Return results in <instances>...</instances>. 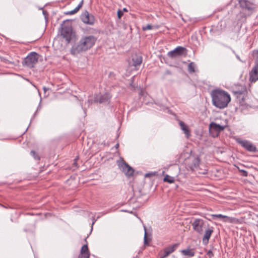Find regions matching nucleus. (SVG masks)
<instances>
[{
	"mask_svg": "<svg viewBox=\"0 0 258 258\" xmlns=\"http://www.w3.org/2000/svg\"><path fill=\"white\" fill-rule=\"evenodd\" d=\"M211 96L213 105L220 109L226 107L231 101L230 96L228 93L220 89L212 90Z\"/></svg>",
	"mask_w": 258,
	"mask_h": 258,
	"instance_id": "nucleus-1",
	"label": "nucleus"
},
{
	"mask_svg": "<svg viewBox=\"0 0 258 258\" xmlns=\"http://www.w3.org/2000/svg\"><path fill=\"white\" fill-rule=\"evenodd\" d=\"M150 241V238H148L147 237V232H146V228L145 227V235H144V244L145 245H149V242Z\"/></svg>",
	"mask_w": 258,
	"mask_h": 258,
	"instance_id": "nucleus-25",
	"label": "nucleus"
},
{
	"mask_svg": "<svg viewBox=\"0 0 258 258\" xmlns=\"http://www.w3.org/2000/svg\"><path fill=\"white\" fill-rule=\"evenodd\" d=\"M30 154L34 157L36 160H39L40 158L37 154L34 151H31Z\"/></svg>",
	"mask_w": 258,
	"mask_h": 258,
	"instance_id": "nucleus-29",
	"label": "nucleus"
},
{
	"mask_svg": "<svg viewBox=\"0 0 258 258\" xmlns=\"http://www.w3.org/2000/svg\"><path fill=\"white\" fill-rule=\"evenodd\" d=\"M79 159V157L77 156L76 157V158L74 160V163H73V167H72L74 168L75 167V168H73V170H75V169L77 168L78 167V163H77V161Z\"/></svg>",
	"mask_w": 258,
	"mask_h": 258,
	"instance_id": "nucleus-30",
	"label": "nucleus"
},
{
	"mask_svg": "<svg viewBox=\"0 0 258 258\" xmlns=\"http://www.w3.org/2000/svg\"><path fill=\"white\" fill-rule=\"evenodd\" d=\"M152 28H153V26H152V25L148 24L146 26H143L142 30L143 31H146V30H151V29H152Z\"/></svg>",
	"mask_w": 258,
	"mask_h": 258,
	"instance_id": "nucleus-31",
	"label": "nucleus"
},
{
	"mask_svg": "<svg viewBox=\"0 0 258 258\" xmlns=\"http://www.w3.org/2000/svg\"><path fill=\"white\" fill-rule=\"evenodd\" d=\"M151 174V173H147V174H146L145 176L146 177H149V176H150V175Z\"/></svg>",
	"mask_w": 258,
	"mask_h": 258,
	"instance_id": "nucleus-38",
	"label": "nucleus"
},
{
	"mask_svg": "<svg viewBox=\"0 0 258 258\" xmlns=\"http://www.w3.org/2000/svg\"><path fill=\"white\" fill-rule=\"evenodd\" d=\"M222 221L224 222H227L230 223H235L238 222V219L224 215Z\"/></svg>",
	"mask_w": 258,
	"mask_h": 258,
	"instance_id": "nucleus-20",
	"label": "nucleus"
},
{
	"mask_svg": "<svg viewBox=\"0 0 258 258\" xmlns=\"http://www.w3.org/2000/svg\"><path fill=\"white\" fill-rule=\"evenodd\" d=\"M83 2H84V1L82 0L81 2L80 3V4L78 5V6L75 9H74V10H73L72 11H68V12H66V14L72 15L77 13L79 11L80 9L82 7Z\"/></svg>",
	"mask_w": 258,
	"mask_h": 258,
	"instance_id": "nucleus-21",
	"label": "nucleus"
},
{
	"mask_svg": "<svg viewBox=\"0 0 258 258\" xmlns=\"http://www.w3.org/2000/svg\"><path fill=\"white\" fill-rule=\"evenodd\" d=\"M132 60L134 66H139L142 62V57L140 55H135L133 57Z\"/></svg>",
	"mask_w": 258,
	"mask_h": 258,
	"instance_id": "nucleus-18",
	"label": "nucleus"
},
{
	"mask_svg": "<svg viewBox=\"0 0 258 258\" xmlns=\"http://www.w3.org/2000/svg\"><path fill=\"white\" fill-rule=\"evenodd\" d=\"M111 98V95L108 92L103 94L96 95L94 97V102L99 103H109Z\"/></svg>",
	"mask_w": 258,
	"mask_h": 258,
	"instance_id": "nucleus-9",
	"label": "nucleus"
},
{
	"mask_svg": "<svg viewBox=\"0 0 258 258\" xmlns=\"http://www.w3.org/2000/svg\"><path fill=\"white\" fill-rule=\"evenodd\" d=\"M200 160L199 158H194L191 164L189 165V167L190 168V170L194 171L196 169H197L200 165Z\"/></svg>",
	"mask_w": 258,
	"mask_h": 258,
	"instance_id": "nucleus-17",
	"label": "nucleus"
},
{
	"mask_svg": "<svg viewBox=\"0 0 258 258\" xmlns=\"http://www.w3.org/2000/svg\"><path fill=\"white\" fill-rule=\"evenodd\" d=\"M178 243H175L174 244H172L167 247L166 248H165V249L168 251L169 253L170 254L175 250V249L178 247Z\"/></svg>",
	"mask_w": 258,
	"mask_h": 258,
	"instance_id": "nucleus-22",
	"label": "nucleus"
},
{
	"mask_svg": "<svg viewBox=\"0 0 258 258\" xmlns=\"http://www.w3.org/2000/svg\"><path fill=\"white\" fill-rule=\"evenodd\" d=\"M43 90H44V92H46V91L48 90V88H46L45 87H44L43 88Z\"/></svg>",
	"mask_w": 258,
	"mask_h": 258,
	"instance_id": "nucleus-37",
	"label": "nucleus"
},
{
	"mask_svg": "<svg viewBox=\"0 0 258 258\" xmlns=\"http://www.w3.org/2000/svg\"><path fill=\"white\" fill-rule=\"evenodd\" d=\"M89 252L87 244L82 246L81 249V253Z\"/></svg>",
	"mask_w": 258,
	"mask_h": 258,
	"instance_id": "nucleus-27",
	"label": "nucleus"
},
{
	"mask_svg": "<svg viewBox=\"0 0 258 258\" xmlns=\"http://www.w3.org/2000/svg\"><path fill=\"white\" fill-rule=\"evenodd\" d=\"M252 55L253 57L256 58L254 63H258V49L253 50Z\"/></svg>",
	"mask_w": 258,
	"mask_h": 258,
	"instance_id": "nucleus-26",
	"label": "nucleus"
},
{
	"mask_svg": "<svg viewBox=\"0 0 258 258\" xmlns=\"http://www.w3.org/2000/svg\"><path fill=\"white\" fill-rule=\"evenodd\" d=\"M181 252L183 255L187 256L188 257H192L195 254L194 249L190 248L183 249L181 250Z\"/></svg>",
	"mask_w": 258,
	"mask_h": 258,
	"instance_id": "nucleus-19",
	"label": "nucleus"
},
{
	"mask_svg": "<svg viewBox=\"0 0 258 258\" xmlns=\"http://www.w3.org/2000/svg\"><path fill=\"white\" fill-rule=\"evenodd\" d=\"M96 41V38L93 35L83 36L79 42L73 46L71 52L72 54L76 55L85 52L92 48Z\"/></svg>",
	"mask_w": 258,
	"mask_h": 258,
	"instance_id": "nucleus-2",
	"label": "nucleus"
},
{
	"mask_svg": "<svg viewBox=\"0 0 258 258\" xmlns=\"http://www.w3.org/2000/svg\"><path fill=\"white\" fill-rule=\"evenodd\" d=\"M81 20L85 24L93 25L95 22V18L93 15L86 11L81 15Z\"/></svg>",
	"mask_w": 258,
	"mask_h": 258,
	"instance_id": "nucleus-10",
	"label": "nucleus"
},
{
	"mask_svg": "<svg viewBox=\"0 0 258 258\" xmlns=\"http://www.w3.org/2000/svg\"><path fill=\"white\" fill-rule=\"evenodd\" d=\"M207 254L210 258H211L214 256V254L211 250H209L207 252Z\"/></svg>",
	"mask_w": 258,
	"mask_h": 258,
	"instance_id": "nucleus-35",
	"label": "nucleus"
},
{
	"mask_svg": "<svg viewBox=\"0 0 258 258\" xmlns=\"http://www.w3.org/2000/svg\"><path fill=\"white\" fill-rule=\"evenodd\" d=\"M118 146H119V145L118 144L115 145V147L116 148H117Z\"/></svg>",
	"mask_w": 258,
	"mask_h": 258,
	"instance_id": "nucleus-40",
	"label": "nucleus"
},
{
	"mask_svg": "<svg viewBox=\"0 0 258 258\" xmlns=\"http://www.w3.org/2000/svg\"><path fill=\"white\" fill-rule=\"evenodd\" d=\"M179 124L181 129L184 132L186 137L187 138H189V137L190 136V133L187 126L182 121H180Z\"/></svg>",
	"mask_w": 258,
	"mask_h": 258,
	"instance_id": "nucleus-16",
	"label": "nucleus"
},
{
	"mask_svg": "<svg viewBox=\"0 0 258 258\" xmlns=\"http://www.w3.org/2000/svg\"><path fill=\"white\" fill-rule=\"evenodd\" d=\"M240 172L242 173V176H243L244 177L247 176L248 173H247V172L246 171H245L244 170H240Z\"/></svg>",
	"mask_w": 258,
	"mask_h": 258,
	"instance_id": "nucleus-36",
	"label": "nucleus"
},
{
	"mask_svg": "<svg viewBox=\"0 0 258 258\" xmlns=\"http://www.w3.org/2000/svg\"><path fill=\"white\" fill-rule=\"evenodd\" d=\"M234 94L237 98V101L241 105H244V100L246 97V90L245 88H243L240 91H235L233 92Z\"/></svg>",
	"mask_w": 258,
	"mask_h": 258,
	"instance_id": "nucleus-12",
	"label": "nucleus"
},
{
	"mask_svg": "<svg viewBox=\"0 0 258 258\" xmlns=\"http://www.w3.org/2000/svg\"><path fill=\"white\" fill-rule=\"evenodd\" d=\"M211 216L213 218H221L222 219H223L224 215L220 214H212Z\"/></svg>",
	"mask_w": 258,
	"mask_h": 258,
	"instance_id": "nucleus-32",
	"label": "nucleus"
},
{
	"mask_svg": "<svg viewBox=\"0 0 258 258\" xmlns=\"http://www.w3.org/2000/svg\"><path fill=\"white\" fill-rule=\"evenodd\" d=\"M123 11H124V12H127V10L126 8H123V11H122V12H123Z\"/></svg>",
	"mask_w": 258,
	"mask_h": 258,
	"instance_id": "nucleus-39",
	"label": "nucleus"
},
{
	"mask_svg": "<svg viewBox=\"0 0 258 258\" xmlns=\"http://www.w3.org/2000/svg\"><path fill=\"white\" fill-rule=\"evenodd\" d=\"M224 128V126L217 124L214 122H211L209 125V130L210 132L213 130L217 132H220L221 131H223Z\"/></svg>",
	"mask_w": 258,
	"mask_h": 258,
	"instance_id": "nucleus-15",
	"label": "nucleus"
},
{
	"mask_svg": "<svg viewBox=\"0 0 258 258\" xmlns=\"http://www.w3.org/2000/svg\"><path fill=\"white\" fill-rule=\"evenodd\" d=\"M214 228L212 226H208V228L205 230L204 235L203 238V243L204 244H207L209 240V239L213 233Z\"/></svg>",
	"mask_w": 258,
	"mask_h": 258,
	"instance_id": "nucleus-14",
	"label": "nucleus"
},
{
	"mask_svg": "<svg viewBox=\"0 0 258 258\" xmlns=\"http://www.w3.org/2000/svg\"><path fill=\"white\" fill-rule=\"evenodd\" d=\"M196 65L194 62H191L188 65L187 69L188 71L190 73H195L196 72Z\"/></svg>",
	"mask_w": 258,
	"mask_h": 258,
	"instance_id": "nucleus-23",
	"label": "nucleus"
},
{
	"mask_svg": "<svg viewBox=\"0 0 258 258\" xmlns=\"http://www.w3.org/2000/svg\"><path fill=\"white\" fill-rule=\"evenodd\" d=\"M120 169L122 170V171L125 174V175L128 177H130L133 176L134 173V170L133 168L130 166L126 162H123L119 164V165Z\"/></svg>",
	"mask_w": 258,
	"mask_h": 258,
	"instance_id": "nucleus-11",
	"label": "nucleus"
},
{
	"mask_svg": "<svg viewBox=\"0 0 258 258\" xmlns=\"http://www.w3.org/2000/svg\"><path fill=\"white\" fill-rule=\"evenodd\" d=\"M117 15L118 18L120 19L123 15L122 11L121 10H118L117 12Z\"/></svg>",
	"mask_w": 258,
	"mask_h": 258,
	"instance_id": "nucleus-33",
	"label": "nucleus"
},
{
	"mask_svg": "<svg viewBox=\"0 0 258 258\" xmlns=\"http://www.w3.org/2000/svg\"><path fill=\"white\" fill-rule=\"evenodd\" d=\"M186 53L187 50L185 47L177 46L174 50L169 51L167 55L171 58H174L182 55H185Z\"/></svg>",
	"mask_w": 258,
	"mask_h": 258,
	"instance_id": "nucleus-4",
	"label": "nucleus"
},
{
	"mask_svg": "<svg viewBox=\"0 0 258 258\" xmlns=\"http://www.w3.org/2000/svg\"><path fill=\"white\" fill-rule=\"evenodd\" d=\"M90 252L81 253L79 255V258H89Z\"/></svg>",
	"mask_w": 258,
	"mask_h": 258,
	"instance_id": "nucleus-28",
	"label": "nucleus"
},
{
	"mask_svg": "<svg viewBox=\"0 0 258 258\" xmlns=\"http://www.w3.org/2000/svg\"><path fill=\"white\" fill-rule=\"evenodd\" d=\"M60 34L65 39L68 43H70L72 36V27L69 26H62L61 29Z\"/></svg>",
	"mask_w": 258,
	"mask_h": 258,
	"instance_id": "nucleus-5",
	"label": "nucleus"
},
{
	"mask_svg": "<svg viewBox=\"0 0 258 258\" xmlns=\"http://www.w3.org/2000/svg\"><path fill=\"white\" fill-rule=\"evenodd\" d=\"M194 231L199 234H202L203 232V227L205 225V221L200 218H196L191 224Z\"/></svg>",
	"mask_w": 258,
	"mask_h": 258,
	"instance_id": "nucleus-7",
	"label": "nucleus"
},
{
	"mask_svg": "<svg viewBox=\"0 0 258 258\" xmlns=\"http://www.w3.org/2000/svg\"><path fill=\"white\" fill-rule=\"evenodd\" d=\"M237 142L247 151L251 152H255L256 151V147L250 141L237 139Z\"/></svg>",
	"mask_w": 258,
	"mask_h": 258,
	"instance_id": "nucleus-6",
	"label": "nucleus"
},
{
	"mask_svg": "<svg viewBox=\"0 0 258 258\" xmlns=\"http://www.w3.org/2000/svg\"><path fill=\"white\" fill-rule=\"evenodd\" d=\"M240 7L246 11L251 12L255 8V5L248 0H238Z\"/></svg>",
	"mask_w": 258,
	"mask_h": 258,
	"instance_id": "nucleus-8",
	"label": "nucleus"
},
{
	"mask_svg": "<svg viewBox=\"0 0 258 258\" xmlns=\"http://www.w3.org/2000/svg\"><path fill=\"white\" fill-rule=\"evenodd\" d=\"M167 74H170V73L169 72H168H168H167Z\"/></svg>",
	"mask_w": 258,
	"mask_h": 258,
	"instance_id": "nucleus-41",
	"label": "nucleus"
},
{
	"mask_svg": "<svg viewBox=\"0 0 258 258\" xmlns=\"http://www.w3.org/2000/svg\"><path fill=\"white\" fill-rule=\"evenodd\" d=\"M164 182H167L169 183H172L174 182V178L173 177L170 176L168 175H166L163 179Z\"/></svg>",
	"mask_w": 258,
	"mask_h": 258,
	"instance_id": "nucleus-24",
	"label": "nucleus"
},
{
	"mask_svg": "<svg viewBox=\"0 0 258 258\" xmlns=\"http://www.w3.org/2000/svg\"><path fill=\"white\" fill-rule=\"evenodd\" d=\"M169 254H170V253H169V252L164 249V254L161 257V258H165V257L168 256Z\"/></svg>",
	"mask_w": 258,
	"mask_h": 258,
	"instance_id": "nucleus-34",
	"label": "nucleus"
},
{
	"mask_svg": "<svg viewBox=\"0 0 258 258\" xmlns=\"http://www.w3.org/2000/svg\"><path fill=\"white\" fill-rule=\"evenodd\" d=\"M249 81L255 83L258 81V63H254V66L249 73Z\"/></svg>",
	"mask_w": 258,
	"mask_h": 258,
	"instance_id": "nucleus-13",
	"label": "nucleus"
},
{
	"mask_svg": "<svg viewBox=\"0 0 258 258\" xmlns=\"http://www.w3.org/2000/svg\"><path fill=\"white\" fill-rule=\"evenodd\" d=\"M39 55L35 52H31L22 61L23 66L32 68L38 62Z\"/></svg>",
	"mask_w": 258,
	"mask_h": 258,
	"instance_id": "nucleus-3",
	"label": "nucleus"
}]
</instances>
